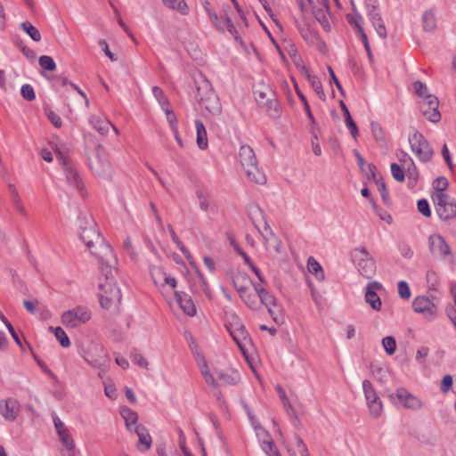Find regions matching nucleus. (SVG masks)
Listing matches in <instances>:
<instances>
[{"instance_id":"obj_1","label":"nucleus","mask_w":456,"mask_h":456,"mask_svg":"<svg viewBox=\"0 0 456 456\" xmlns=\"http://www.w3.org/2000/svg\"><path fill=\"white\" fill-rule=\"evenodd\" d=\"M85 226L82 224H80L79 235L81 240L101 264L110 263V258H114L111 247L105 242L91 217L85 216Z\"/></svg>"},{"instance_id":"obj_2","label":"nucleus","mask_w":456,"mask_h":456,"mask_svg":"<svg viewBox=\"0 0 456 456\" xmlns=\"http://www.w3.org/2000/svg\"><path fill=\"white\" fill-rule=\"evenodd\" d=\"M185 338L189 344L191 352L195 355L198 366L200 370L202 376L205 379V381L213 387V393L214 395L216 397L217 401H219L220 403H224V395L221 393V388H225L228 384V379L226 374L224 372H216V376L211 374L208 370V367L204 356L198 351V346L195 344L191 334L186 332Z\"/></svg>"},{"instance_id":"obj_3","label":"nucleus","mask_w":456,"mask_h":456,"mask_svg":"<svg viewBox=\"0 0 456 456\" xmlns=\"http://www.w3.org/2000/svg\"><path fill=\"white\" fill-rule=\"evenodd\" d=\"M233 286L244 304L250 309L257 311L263 303L261 300L262 291H268L259 283H253L248 278L237 276L233 279Z\"/></svg>"},{"instance_id":"obj_4","label":"nucleus","mask_w":456,"mask_h":456,"mask_svg":"<svg viewBox=\"0 0 456 456\" xmlns=\"http://www.w3.org/2000/svg\"><path fill=\"white\" fill-rule=\"evenodd\" d=\"M101 265L102 272L105 273V278L99 284V300L102 308L110 310L119 304L121 292L113 278L109 276V273H111L109 263Z\"/></svg>"},{"instance_id":"obj_5","label":"nucleus","mask_w":456,"mask_h":456,"mask_svg":"<svg viewBox=\"0 0 456 456\" xmlns=\"http://www.w3.org/2000/svg\"><path fill=\"white\" fill-rule=\"evenodd\" d=\"M236 159L250 181L257 184L265 183V175L258 167L256 157L250 146L241 145Z\"/></svg>"},{"instance_id":"obj_6","label":"nucleus","mask_w":456,"mask_h":456,"mask_svg":"<svg viewBox=\"0 0 456 456\" xmlns=\"http://www.w3.org/2000/svg\"><path fill=\"white\" fill-rule=\"evenodd\" d=\"M254 95L256 102L265 109L271 118H278L281 114L280 105L273 90L262 79L254 86Z\"/></svg>"},{"instance_id":"obj_7","label":"nucleus","mask_w":456,"mask_h":456,"mask_svg":"<svg viewBox=\"0 0 456 456\" xmlns=\"http://www.w3.org/2000/svg\"><path fill=\"white\" fill-rule=\"evenodd\" d=\"M53 150L58 161L62 167L68 183L74 189L77 190L79 192L83 193V183L81 178L69 156L62 152L61 150L56 145L53 147Z\"/></svg>"},{"instance_id":"obj_8","label":"nucleus","mask_w":456,"mask_h":456,"mask_svg":"<svg viewBox=\"0 0 456 456\" xmlns=\"http://www.w3.org/2000/svg\"><path fill=\"white\" fill-rule=\"evenodd\" d=\"M351 256L361 275L367 279L373 277L376 273V263L365 247L354 248Z\"/></svg>"},{"instance_id":"obj_9","label":"nucleus","mask_w":456,"mask_h":456,"mask_svg":"<svg viewBox=\"0 0 456 456\" xmlns=\"http://www.w3.org/2000/svg\"><path fill=\"white\" fill-rule=\"evenodd\" d=\"M92 318L91 310L86 305H77L64 311L61 315V323L69 329H75L88 322Z\"/></svg>"},{"instance_id":"obj_10","label":"nucleus","mask_w":456,"mask_h":456,"mask_svg":"<svg viewBox=\"0 0 456 456\" xmlns=\"http://www.w3.org/2000/svg\"><path fill=\"white\" fill-rule=\"evenodd\" d=\"M428 246L430 254L436 259L440 261H449L453 263L454 256L451 247L447 244L445 239L439 233H433L428 238Z\"/></svg>"},{"instance_id":"obj_11","label":"nucleus","mask_w":456,"mask_h":456,"mask_svg":"<svg viewBox=\"0 0 456 456\" xmlns=\"http://www.w3.org/2000/svg\"><path fill=\"white\" fill-rule=\"evenodd\" d=\"M408 140L412 152L420 161L428 162L432 159L434 154L433 149L422 134L414 131L409 135Z\"/></svg>"},{"instance_id":"obj_12","label":"nucleus","mask_w":456,"mask_h":456,"mask_svg":"<svg viewBox=\"0 0 456 456\" xmlns=\"http://www.w3.org/2000/svg\"><path fill=\"white\" fill-rule=\"evenodd\" d=\"M436 211L440 219L449 220L456 216V203L444 192H436L433 197Z\"/></svg>"},{"instance_id":"obj_13","label":"nucleus","mask_w":456,"mask_h":456,"mask_svg":"<svg viewBox=\"0 0 456 456\" xmlns=\"http://www.w3.org/2000/svg\"><path fill=\"white\" fill-rule=\"evenodd\" d=\"M438 299H430L425 296H419L412 302V308L416 313L421 314L426 319L434 320L437 316Z\"/></svg>"},{"instance_id":"obj_14","label":"nucleus","mask_w":456,"mask_h":456,"mask_svg":"<svg viewBox=\"0 0 456 456\" xmlns=\"http://www.w3.org/2000/svg\"><path fill=\"white\" fill-rule=\"evenodd\" d=\"M89 167L98 175H105L109 173L110 163L102 147L98 146L94 149L92 156L89 157Z\"/></svg>"},{"instance_id":"obj_15","label":"nucleus","mask_w":456,"mask_h":456,"mask_svg":"<svg viewBox=\"0 0 456 456\" xmlns=\"http://www.w3.org/2000/svg\"><path fill=\"white\" fill-rule=\"evenodd\" d=\"M362 389L370 415L373 418H379L382 412L383 405L370 380L362 381Z\"/></svg>"},{"instance_id":"obj_16","label":"nucleus","mask_w":456,"mask_h":456,"mask_svg":"<svg viewBox=\"0 0 456 456\" xmlns=\"http://www.w3.org/2000/svg\"><path fill=\"white\" fill-rule=\"evenodd\" d=\"M214 93L209 81L200 74L194 78L193 86L191 89V97L200 105L202 102Z\"/></svg>"},{"instance_id":"obj_17","label":"nucleus","mask_w":456,"mask_h":456,"mask_svg":"<svg viewBox=\"0 0 456 456\" xmlns=\"http://www.w3.org/2000/svg\"><path fill=\"white\" fill-rule=\"evenodd\" d=\"M419 105L421 114L430 122L436 123L440 121L441 113L438 110L439 101L436 95L428 97V100H421Z\"/></svg>"},{"instance_id":"obj_18","label":"nucleus","mask_w":456,"mask_h":456,"mask_svg":"<svg viewBox=\"0 0 456 456\" xmlns=\"http://www.w3.org/2000/svg\"><path fill=\"white\" fill-rule=\"evenodd\" d=\"M398 403L402 404L405 409L411 411H419L422 408L423 403L421 400L411 394L404 387H398L395 393Z\"/></svg>"},{"instance_id":"obj_19","label":"nucleus","mask_w":456,"mask_h":456,"mask_svg":"<svg viewBox=\"0 0 456 456\" xmlns=\"http://www.w3.org/2000/svg\"><path fill=\"white\" fill-rule=\"evenodd\" d=\"M20 411V405L17 399L9 397L0 400V414L7 421H15Z\"/></svg>"},{"instance_id":"obj_20","label":"nucleus","mask_w":456,"mask_h":456,"mask_svg":"<svg viewBox=\"0 0 456 456\" xmlns=\"http://www.w3.org/2000/svg\"><path fill=\"white\" fill-rule=\"evenodd\" d=\"M230 337L236 343L245 359L248 361V350L252 347V344L243 326H240L236 331L230 330Z\"/></svg>"},{"instance_id":"obj_21","label":"nucleus","mask_w":456,"mask_h":456,"mask_svg":"<svg viewBox=\"0 0 456 456\" xmlns=\"http://www.w3.org/2000/svg\"><path fill=\"white\" fill-rule=\"evenodd\" d=\"M261 292V289H260ZM261 300L263 305H265L271 317L276 323H281L283 322V319L281 315V306L277 305L275 297L271 294L269 291H263L262 290V296Z\"/></svg>"},{"instance_id":"obj_22","label":"nucleus","mask_w":456,"mask_h":456,"mask_svg":"<svg viewBox=\"0 0 456 456\" xmlns=\"http://www.w3.org/2000/svg\"><path fill=\"white\" fill-rule=\"evenodd\" d=\"M259 232L261 233L265 241V248L269 252L281 253V241L274 234L267 223H265V227H263Z\"/></svg>"},{"instance_id":"obj_23","label":"nucleus","mask_w":456,"mask_h":456,"mask_svg":"<svg viewBox=\"0 0 456 456\" xmlns=\"http://www.w3.org/2000/svg\"><path fill=\"white\" fill-rule=\"evenodd\" d=\"M151 278L154 284L159 288L176 287V280L175 277L168 275L162 268L154 266L151 269Z\"/></svg>"},{"instance_id":"obj_24","label":"nucleus","mask_w":456,"mask_h":456,"mask_svg":"<svg viewBox=\"0 0 456 456\" xmlns=\"http://www.w3.org/2000/svg\"><path fill=\"white\" fill-rule=\"evenodd\" d=\"M241 405L245 410L249 421L256 431V437L258 441L261 443V445L267 444L269 441H272L270 434L260 425L256 417L252 414L248 405L241 401Z\"/></svg>"},{"instance_id":"obj_25","label":"nucleus","mask_w":456,"mask_h":456,"mask_svg":"<svg viewBox=\"0 0 456 456\" xmlns=\"http://www.w3.org/2000/svg\"><path fill=\"white\" fill-rule=\"evenodd\" d=\"M93 348L95 351V354L91 351H86L85 352L83 358L90 366L94 368H102L105 365L106 357L103 348L100 345H94Z\"/></svg>"},{"instance_id":"obj_26","label":"nucleus","mask_w":456,"mask_h":456,"mask_svg":"<svg viewBox=\"0 0 456 456\" xmlns=\"http://www.w3.org/2000/svg\"><path fill=\"white\" fill-rule=\"evenodd\" d=\"M313 15L316 19L318 22L323 27L324 29H330V22H329V1L323 0L319 4H317L314 8L311 10Z\"/></svg>"},{"instance_id":"obj_27","label":"nucleus","mask_w":456,"mask_h":456,"mask_svg":"<svg viewBox=\"0 0 456 456\" xmlns=\"http://www.w3.org/2000/svg\"><path fill=\"white\" fill-rule=\"evenodd\" d=\"M404 157H407V159H400V161L403 162L405 175L408 179V187L413 188L417 184L419 179V172L413 160L408 157L407 154H405Z\"/></svg>"},{"instance_id":"obj_28","label":"nucleus","mask_w":456,"mask_h":456,"mask_svg":"<svg viewBox=\"0 0 456 456\" xmlns=\"http://www.w3.org/2000/svg\"><path fill=\"white\" fill-rule=\"evenodd\" d=\"M175 295L183 312L189 316H193L196 314V307L191 297L186 293L177 290L175 291Z\"/></svg>"},{"instance_id":"obj_29","label":"nucleus","mask_w":456,"mask_h":456,"mask_svg":"<svg viewBox=\"0 0 456 456\" xmlns=\"http://www.w3.org/2000/svg\"><path fill=\"white\" fill-rule=\"evenodd\" d=\"M248 214L253 224L258 231L265 227V223L267 222L263 210L258 205L255 203L249 204L248 207Z\"/></svg>"},{"instance_id":"obj_30","label":"nucleus","mask_w":456,"mask_h":456,"mask_svg":"<svg viewBox=\"0 0 456 456\" xmlns=\"http://www.w3.org/2000/svg\"><path fill=\"white\" fill-rule=\"evenodd\" d=\"M191 289L195 294H205L209 299H211V294L208 287L207 281L200 273H195L191 279Z\"/></svg>"},{"instance_id":"obj_31","label":"nucleus","mask_w":456,"mask_h":456,"mask_svg":"<svg viewBox=\"0 0 456 456\" xmlns=\"http://www.w3.org/2000/svg\"><path fill=\"white\" fill-rule=\"evenodd\" d=\"M288 451L291 456H310L305 444L296 433L293 435L292 442L288 444Z\"/></svg>"},{"instance_id":"obj_32","label":"nucleus","mask_w":456,"mask_h":456,"mask_svg":"<svg viewBox=\"0 0 456 456\" xmlns=\"http://www.w3.org/2000/svg\"><path fill=\"white\" fill-rule=\"evenodd\" d=\"M201 109H205L211 115H219L222 110V107L219 102L218 96L214 93L209 94L208 98H206L202 103L199 105Z\"/></svg>"},{"instance_id":"obj_33","label":"nucleus","mask_w":456,"mask_h":456,"mask_svg":"<svg viewBox=\"0 0 456 456\" xmlns=\"http://www.w3.org/2000/svg\"><path fill=\"white\" fill-rule=\"evenodd\" d=\"M89 121L93 127L102 135L108 134L110 127H112L116 134H118V128L107 119L101 118L98 116H92Z\"/></svg>"},{"instance_id":"obj_34","label":"nucleus","mask_w":456,"mask_h":456,"mask_svg":"<svg viewBox=\"0 0 456 456\" xmlns=\"http://www.w3.org/2000/svg\"><path fill=\"white\" fill-rule=\"evenodd\" d=\"M134 433L138 436L139 444L138 449L140 451H147L151 448L152 439L150 436L147 428L142 425H137L134 427Z\"/></svg>"},{"instance_id":"obj_35","label":"nucleus","mask_w":456,"mask_h":456,"mask_svg":"<svg viewBox=\"0 0 456 456\" xmlns=\"http://www.w3.org/2000/svg\"><path fill=\"white\" fill-rule=\"evenodd\" d=\"M368 15H369V18H370L377 34L381 38H386L387 37V28H386V26L384 24V21H383L380 14L377 12V10L375 8H373L371 11L369 12Z\"/></svg>"},{"instance_id":"obj_36","label":"nucleus","mask_w":456,"mask_h":456,"mask_svg":"<svg viewBox=\"0 0 456 456\" xmlns=\"http://www.w3.org/2000/svg\"><path fill=\"white\" fill-rule=\"evenodd\" d=\"M201 4L204 5V8L206 12H208L210 20L214 23V25L216 27V28L221 31L222 33H224L226 28H228V17H222L221 20H219V18L215 12H212L209 9V3L207 0H200Z\"/></svg>"},{"instance_id":"obj_37","label":"nucleus","mask_w":456,"mask_h":456,"mask_svg":"<svg viewBox=\"0 0 456 456\" xmlns=\"http://www.w3.org/2000/svg\"><path fill=\"white\" fill-rule=\"evenodd\" d=\"M120 415L125 420L126 428L127 430L130 432L134 431V427L137 426V413L130 408L123 406L120 408Z\"/></svg>"},{"instance_id":"obj_38","label":"nucleus","mask_w":456,"mask_h":456,"mask_svg":"<svg viewBox=\"0 0 456 456\" xmlns=\"http://www.w3.org/2000/svg\"><path fill=\"white\" fill-rule=\"evenodd\" d=\"M196 126V134H197V145L200 150H205L208 148V137H207V130L205 128L202 121L197 119L195 121Z\"/></svg>"},{"instance_id":"obj_39","label":"nucleus","mask_w":456,"mask_h":456,"mask_svg":"<svg viewBox=\"0 0 456 456\" xmlns=\"http://www.w3.org/2000/svg\"><path fill=\"white\" fill-rule=\"evenodd\" d=\"M58 437L66 450L65 456H75V442L69 433V430L58 435Z\"/></svg>"},{"instance_id":"obj_40","label":"nucleus","mask_w":456,"mask_h":456,"mask_svg":"<svg viewBox=\"0 0 456 456\" xmlns=\"http://www.w3.org/2000/svg\"><path fill=\"white\" fill-rule=\"evenodd\" d=\"M423 28L427 32L434 31L436 28V14L433 10H428L422 14Z\"/></svg>"},{"instance_id":"obj_41","label":"nucleus","mask_w":456,"mask_h":456,"mask_svg":"<svg viewBox=\"0 0 456 456\" xmlns=\"http://www.w3.org/2000/svg\"><path fill=\"white\" fill-rule=\"evenodd\" d=\"M297 28L300 32V35L310 45L314 44L317 39L318 36L314 30H313L308 24H297Z\"/></svg>"},{"instance_id":"obj_42","label":"nucleus","mask_w":456,"mask_h":456,"mask_svg":"<svg viewBox=\"0 0 456 456\" xmlns=\"http://www.w3.org/2000/svg\"><path fill=\"white\" fill-rule=\"evenodd\" d=\"M365 300L370 304L372 309L379 311L381 307V300L378 294L372 290L371 285L369 284L366 288Z\"/></svg>"},{"instance_id":"obj_43","label":"nucleus","mask_w":456,"mask_h":456,"mask_svg":"<svg viewBox=\"0 0 456 456\" xmlns=\"http://www.w3.org/2000/svg\"><path fill=\"white\" fill-rule=\"evenodd\" d=\"M230 34L232 35L233 38H234V41L235 43L240 47L241 49V52L247 55V56H249L251 52H253L254 53L256 54V49L253 47V45H251V43H247L245 42L240 36L238 35V33L236 31H232V29L230 28Z\"/></svg>"},{"instance_id":"obj_44","label":"nucleus","mask_w":456,"mask_h":456,"mask_svg":"<svg viewBox=\"0 0 456 456\" xmlns=\"http://www.w3.org/2000/svg\"><path fill=\"white\" fill-rule=\"evenodd\" d=\"M230 34L232 35L233 38H234V41L235 43L240 47L241 49V52L247 55V56H249L251 52H253L254 53L256 54V49L253 47V45H251V43H247L245 42L240 36L238 35V33L236 31H232V29L230 28Z\"/></svg>"},{"instance_id":"obj_45","label":"nucleus","mask_w":456,"mask_h":456,"mask_svg":"<svg viewBox=\"0 0 456 456\" xmlns=\"http://www.w3.org/2000/svg\"><path fill=\"white\" fill-rule=\"evenodd\" d=\"M230 34L232 35L233 38H234V41L235 43L240 47L241 49V52L247 55V56H249L251 52H253L254 53L256 54V49L253 47V45H251V43H247L245 42L240 36L238 35V33L236 31H232V29L230 28Z\"/></svg>"},{"instance_id":"obj_46","label":"nucleus","mask_w":456,"mask_h":456,"mask_svg":"<svg viewBox=\"0 0 456 456\" xmlns=\"http://www.w3.org/2000/svg\"><path fill=\"white\" fill-rule=\"evenodd\" d=\"M48 329L54 334L55 338L59 341L61 346L69 347L70 346V340L61 327L50 326Z\"/></svg>"},{"instance_id":"obj_47","label":"nucleus","mask_w":456,"mask_h":456,"mask_svg":"<svg viewBox=\"0 0 456 456\" xmlns=\"http://www.w3.org/2000/svg\"><path fill=\"white\" fill-rule=\"evenodd\" d=\"M164 4L170 8L177 11L183 15H185L189 12V8L184 0H163Z\"/></svg>"},{"instance_id":"obj_48","label":"nucleus","mask_w":456,"mask_h":456,"mask_svg":"<svg viewBox=\"0 0 456 456\" xmlns=\"http://www.w3.org/2000/svg\"><path fill=\"white\" fill-rule=\"evenodd\" d=\"M21 28L29 36V37L35 41L39 42L41 40V34L39 30L33 26L30 22L25 21L21 23Z\"/></svg>"},{"instance_id":"obj_49","label":"nucleus","mask_w":456,"mask_h":456,"mask_svg":"<svg viewBox=\"0 0 456 456\" xmlns=\"http://www.w3.org/2000/svg\"><path fill=\"white\" fill-rule=\"evenodd\" d=\"M413 88L415 94L421 99V100H428V97L429 96H435L434 94H429V90L427 86V85L421 81H415L413 83Z\"/></svg>"},{"instance_id":"obj_50","label":"nucleus","mask_w":456,"mask_h":456,"mask_svg":"<svg viewBox=\"0 0 456 456\" xmlns=\"http://www.w3.org/2000/svg\"><path fill=\"white\" fill-rule=\"evenodd\" d=\"M307 268H308V271L311 273H314L316 275V277L319 279V280H322L324 278V273H323V270H322V267L321 266V265L314 258V257H309L308 258V261H307Z\"/></svg>"},{"instance_id":"obj_51","label":"nucleus","mask_w":456,"mask_h":456,"mask_svg":"<svg viewBox=\"0 0 456 456\" xmlns=\"http://www.w3.org/2000/svg\"><path fill=\"white\" fill-rule=\"evenodd\" d=\"M309 83L311 84L318 97L323 102L326 101V94L322 89V86L319 78L316 76H309Z\"/></svg>"},{"instance_id":"obj_52","label":"nucleus","mask_w":456,"mask_h":456,"mask_svg":"<svg viewBox=\"0 0 456 456\" xmlns=\"http://www.w3.org/2000/svg\"><path fill=\"white\" fill-rule=\"evenodd\" d=\"M230 247L232 248L233 251L240 256L247 265H251V260L248 254L240 247V245L230 236Z\"/></svg>"},{"instance_id":"obj_53","label":"nucleus","mask_w":456,"mask_h":456,"mask_svg":"<svg viewBox=\"0 0 456 456\" xmlns=\"http://www.w3.org/2000/svg\"><path fill=\"white\" fill-rule=\"evenodd\" d=\"M38 62L43 69L53 71L56 69V64L51 56L42 55L39 58Z\"/></svg>"},{"instance_id":"obj_54","label":"nucleus","mask_w":456,"mask_h":456,"mask_svg":"<svg viewBox=\"0 0 456 456\" xmlns=\"http://www.w3.org/2000/svg\"><path fill=\"white\" fill-rule=\"evenodd\" d=\"M382 346H383L386 353L389 355H392L395 352L396 342H395V339L391 336L383 338Z\"/></svg>"},{"instance_id":"obj_55","label":"nucleus","mask_w":456,"mask_h":456,"mask_svg":"<svg viewBox=\"0 0 456 456\" xmlns=\"http://www.w3.org/2000/svg\"><path fill=\"white\" fill-rule=\"evenodd\" d=\"M152 94H153L154 97L156 98V100L160 104L162 109H165L166 107L168 106V102H167V99L166 97V94H165L164 91L160 87L153 86L152 87Z\"/></svg>"},{"instance_id":"obj_56","label":"nucleus","mask_w":456,"mask_h":456,"mask_svg":"<svg viewBox=\"0 0 456 456\" xmlns=\"http://www.w3.org/2000/svg\"><path fill=\"white\" fill-rule=\"evenodd\" d=\"M391 174L394 179L397 182H403L405 177V172L403 166H399L396 163L391 164Z\"/></svg>"},{"instance_id":"obj_57","label":"nucleus","mask_w":456,"mask_h":456,"mask_svg":"<svg viewBox=\"0 0 456 456\" xmlns=\"http://www.w3.org/2000/svg\"><path fill=\"white\" fill-rule=\"evenodd\" d=\"M302 12L305 14L323 0H297Z\"/></svg>"},{"instance_id":"obj_58","label":"nucleus","mask_w":456,"mask_h":456,"mask_svg":"<svg viewBox=\"0 0 456 456\" xmlns=\"http://www.w3.org/2000/svg\"><path fill=\"white\" fill-rule=\"evenodd\" d=\"M397 290L401 298L407 300L411 297V289L406 281H399L397 285Z\"/></svg>"},{"instance_id":"obj_59","label":"nucleus","mask_w":456,"mask_h":456,"mask_svg":"<svg viewBox=\"0 0 456 456\" xmlns=\"http://www.w3.org/2000/svg\"><path fill=\"white\" fill-rule=\"evenodd\" d=\"M347 20L351 25H354L356 28L357 32L360 33L361 30H363L362 24L363 20L362 17L360 14H354V15H347Z\"/></svg>"},{"instance_id":"obj_60","label":"nucleus","mask_w":456,"mask_h":456,"mask_svg":"<svg viewBox=\"0 0 456 456\" xmlns=\"http://www.w3.org/2000/svg\"><path fill=\"white\" fill-rule=\"evenodd\" d=\"M20 94L27 101H33L36 98L34 88L29 84H25L21 86Z\"/></svg>"},{"instance_id":"obj_61","label":"nucleus","mask_w":456,"mask_h":456,"mask_svg":"<svg viewBox=\"0 0 456 456\" xmlns=\"http://www.w3.org/2000/svg\"><path fill=\"white\" fill-rule=\"evenodd\" d=\"M183 44L189 54H191L193 58H198L200 54V50L194 42L187 41L185 39L183 40Z\"/></svg>"},{"instance_id":"obj_62","label":"nucleus","mask_w":456,"mask_h":456,"mask_svg":"<svg viewBox=\"0 0 456 456\" xmlns=\"http://www.w3.org/2000/svg\"><path fill=\"white\" fill-rule=\"evenodd\" d=\"M345 124H346L347 129L349 130L351 135L353 136V138L356 139V137L358 135V127H357L356 124L354 123V121L353 120L351 115H347V117H346Z\"/></svg>"},{"instance_id":"obj_63","label":"nucleus","mask_w":456,"mask_h":456,"mask_svg":"<svg viewBox=\"0 0 456 456\" xmlns=\"http://www.w3.org/2000/svg\"><path fill=\"white\" fill-rule=\"evenodd\" d=\"M417 208L419 213H421L424 216L429 217L431 216V211L429 208V204L427 200L421 199L417 203Z\"/></svg>"},{"instance_id":"obj_64","label":"nucleus","mask_w":456,"mask_h":456,"mask_svg":"<svg viewBox=\"0 0 456 456\" xmlns=\"http://www.w3.org/2000/svg\"><path fill=\"white\" fill-rule=\"evenodd\" d=\"M261 446L268 456H281L273 440Z\"/></svg>"}]
</instances>
